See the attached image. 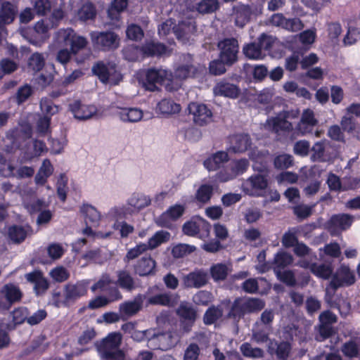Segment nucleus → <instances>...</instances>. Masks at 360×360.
I'll return each mask as SVG.
<instances>
[{
  "label": "nucleus",
  "mask_w": 360,
  "mask_h": 360,
  "mask_svg": "<svg viewBox=\"0 0 360 360\" xmlns=\"http://www.w3.org/2000/svg\"><path fill=\"white\" fill-rule=\"evenodd\" d=\"M168 51V47L163 43L153 40L146 41L142 45V56L161 57Z\"/></svg>",
  "instance_id": "nucleus-15"
},
{
  "label": "nucleus",
  "mask_w": 360,
  "mask_h": 360,
  "mask_svg": "<svg viewBox=\"0 0 360 360\" xmlns=\"http://www.w3.org/2000/svg\"><path fill=\"white\" fill-rule=\"evenodd\" d=\"M203 229L207 233L210 232V224L205 219L200 218L198 221H188L182 226L184 234L188 236H196Z\"/></svg>",
  "instance_id": "nucleus-20"
},
{
  "label": "nucleus",
  "mask_w": 360,
  "mask_h": 360,
  "mask_svg": "<svg viewBox=\"0 0 360 360\" xmlns=\"http://www.w3.org/2000/svg\"><path fill=\"white\" fill-rule=\"evenodd\" d=\"M173 32L178 39L187 41L191 37L190 23H186L184 21L179 22L178 25L173 27Z\"/></svg>",
  "instance_id": "nucleus-47"
},
{
  "label": "nucleus",
  "mask_w": 360,
  "mask_h": 360,
  "mask_svg": "<svg viewBox=\"0 0 360 360\" xmlns=\"http://www.w3.org/2000/svg\"><path fill=\"white\" fill-rule=\"evenodd\" d=\"M276 348L275 349V354L279 360H288L289 358L291 351L292 345L288 341H281L276 342Z\"/></svg>",
  "instance_id": "nucleus-48"
},
{
  "label": "nucleus",
  "mask_w": 360,
  "mask_h": 360,
  "mask_svg": "<svg viewBox=\"0 0 360 360\" xmlns=\"http://www.w3.org/2000/svg\"><path fill=\"white\" fill-rule=\"evenodd\" d=\"M293 262L292 256L285 251H279L278 252L274 257L273 260V269L274 273L276 270L281 271L284 269L285 267L290 265Z\"/></svg>",
  "instance_id": "nucleus-35"
},
{
  "label": "nucleus",
  "mask_w": 360,
  "mask_h": 360,
  "mask_svg": "<svg viewBox=\"0 0 360 360\" xmlns=\"http://www.w3.org/2000/svg\"><path fill=\"white\" fill-rule=\"evenodd\" d=\"M248 181L255 191H265L269 186V181L267 179V175H264L261 174H257L252 175Z\"/></svg>",
  "instance_id": "nucleus-45"
},
{
  "label": "nucleus",
  "mask_w": 360,
  "mask_h": 360,
  "mask_svg": "<svg viewBox=\"0 0 360 360\" xmlns=\"http://www.w3.org/2000/svg\"><path fill=\"white\" fill-rule=\"evenodd\" d=\"M53 172V167L49 159H45L34 177L37 185L44 186Z\"/></svg>",
  "instance_id": "nucleus-29"
},
{
  "label": "nucleus",
  "mask_w": 360,
  "mask_h": 360,
  "mask_svg": "<svg viewBox=\"0 0 360 360\" xmlns=\"http://www.w3.org/2000/svg\"><path fill=\"white\" fill-rule=\"evenodd\" d=\"M32 135V129L29 124L22 125L21 127H15L9 129L6 134V137L10 141L11 146L15 149L22 150L23 153L24 150L26 149L28 143H26L25 146L22 147L23 143L28 141Z\"/></svg>",
  "instance_id": "nucleus-5"
},
{
  "label": "nucleus",
  "mask_w": 360,
  "mask_h": 360,
  "mask_svg": "<svg viewBox=\"0 0 360 360\" xmlns=\"http://www.w3.org/2000/svg\"><path fill=\"white\" fill-rule=\"evenodd\" d=\"M229 155L226 152L220 150L213 153L204 160V167L209 171H216L219 169L221 165L228 162Z\"/></svg>",
  "instance_id": "nucleus-22"
},
{
  "label": "nucleus",
  "mask_w": 360,
  "mask_h": 360,
  "mask_svg": "<svg viewBox=\"0 0 360 360\" xmlns=\"http://www.w3.org/2000/svg\"><path fill=\"white\" fill-rule=\"evenodd\" d=\"M213 90L217 96H223L232 98L238 97L240 92V89L236 85L225 81L218 82L214 86Z\"/></svg>",
  "instance_id": "nucleus-24"
},
{
  "label": "nucleus",
  "mask_w": 360,
  "mask_h": 360,
  "mask_svg": "<svg viewBox=\"0 0 360 360\" xmlns=\"http://www.w3.org/2000/svg\"><path fill=\"white\" fill-rule=\"evenodd\" d=\"M40 107L41 110L45 113L44 116H49L51 118V116L58 112V106L55 105L51 100L47 98H41Z\"/></svg>",
  "instance_id": "nucleus-59"
},
{
  "label": "nucleus",
  "mask_w": 360,
  "mask_h": 360,
  "mask_svg": "<svg viewBox=\"0 0 360 360\" xmlns=\"http://www.w3.org/2000/svg\"><path fill=\"white\" fill-rule=\"evenodd\" d=\"M353 181L354 182V186L342 187L340 177L335 174L330 172L328 174L326 183L330 191H345L347 190L355 189L359 186L360 181L359 180L354 179Z\"/></svg>",
  "instance_id": "nucleus-34"
},
{
  "label": "nucleus",
  "mask_w": 360,
  "mask_h": 360,
  "mask_svg": "<svg viewBox=\"0 0 360 360\" xmlns=\"http://www.w3.org/2000/svg\"><path fill=\"white\" fill-rule=\"evenodd\" d=\"M226 63L219 58L210 62L209 72L212 75H221L226 72Z\"/></svg>",
  "instance_id": "nucleus-61"
},
{
  "label": "nucleus",
  "mask_w": 360,
  "mask_h": 360,
  "mask_svg": "<svg viewBox=\"0 0 360 360\" xmlns=\"http://www.w3.org/2000/svg\"><path fill=\"white\" fill-rule=\"evenodd\" d=\"M245 314H250L260 311L265 307V302L257 297H243Z\"/></svg>",
  "instance_id": "nucleus-32"
},
{
  "label": "nucleus",
  "mask_w": 360,
  "mask_h": 360,
  "mask_svg": "<svg viewBox=\"0 0 360 360\" xmlns=\"http://www.w3.org/2000/svg\"><path fill=\"white\" fill-rule=\"evenodd\" d=\"M128 6V0H113L108 9V16L112 20L119 21L121 13Z\"/></svg>",
  "instance_id": "nucleus-37"
},
{
  "label": "nucleus",
  "mask_w": 360,
  "mask_h": 360,
  "mask_svg": "<svg viewBox=\"0 0 360 360\" xmlns=\"http://www.w3.org/2000/svg\"><path fill=\"white\" fill-rule=\"evenodd\" d=\"M338 272L345 284L347 285H351L354 283L355 277L349 266L346 265H341L338 270Z\"/></svg>",
  "instance_id": "nucleus-63"
},
{
  "label": "nucleus",
  "mask_w": 360,
  "mask_h": 360,
  "mask_svg": "<svg viewBox=\"0 0 360 360\" xmlns=\"http://www.w3.org/2000/svg\"><path fill=\"white\" fill-rule=\"evenodd\" d=\"M243 297H236L228 312L227 316L233 321L238 322L243 319L245 314L243 305Z\"/></svg>",
  "instance_id": "nucleus-39"
},
{
  "label": "nucleus",
  "mask_w": 360,
  "mask_h": 360,
  "mask_svg": "<svg viewBox=\"0 0 360 360\" xmlns=\"http://www.w3.org/2000/svg\"><path fill=\"white\" fill-rule=\"evenodd\" d=\"M81 212L84 214L86 224L95 226L98 224L101 215L96 209L90 205H84L81 208Z\"/></svg>",
  "instance_id": "nucleus-43"
},
{
  "label": "nucleus",
  "mask_w": 360,
  "mask_h": 360,
  "mask_svg": "<svg viewBox=\"0 0 360 360\" xmlns=\"http://www.w3.org/2000/svg\"><path fill=\"white\" fill-rule=\"evenodd\" d=\"M222 316V310L215 306L210 307L203 315V323L206 326L214 324Z\"/></svg>",
  "instance_id": "nucleus-49"
},
{
  "label": "nucleus",
  "mask_w": 360,
  "mask_h": 360,
  "mask_svg": "<svg viewBox=\"0 0 360 360\" xmlns=\"http://www.w3.org/2000/svg\"><path fill=\"white\" fill-rule=\"evenodd\" d=\"M121 335L119 333H110L97 345L98 351L106 360H124V354L119 349Z\"/></svg>",
  "instance_id": "nucleus-1"
},
{
  "label": "nucleus",
  "mask_w": 360,
  "mask_h": 360,
  "mask_svg": "<svg viewBox=\"0 0 360 360\" xmlns=\"http://www.w3.org/2000/svg\"><path fill=\"white\" fill-rule=\"evenodd\" d=\"M190 115H193V122L200 127L206 126L212 121L213 114L211 109L204 103L191 102L188 105Z\"/></svg>",
  "instance_id": "nucleus-7"
},
{
  "label": "nucleus",
  "mask_w": 360,
  "mask_h": 360,
  "mask_svg": "<svg viewBox=\"0 0 360 360\" xmlns=\"http://www.w3.org/2000/svg\"><path fill=\"white\" fill-rule=\"evenodd\" d=\"M146 251H148V250L146 243H140L127 252L123 260L125 263H129L131 260L138 258Z\"/></svg>",
  "instance_id": "nucleus-53"
},
{
  "label": "nucleus",
  "mask_w": 360,
  "mask_h": 360,
  "mask_svg": "<svg viewBox=\"0 0 360 360\" xmlns=\"http://www.w3.org/2000/svg\"><path fill=\"white\" fill-rule=\"evenodd\" d=\"M293 164V157L288 154H281L274 158V166L276 169L283 170L290 167Z\"/></svg>",
  "instance_id": "nucleus-52"
},
{
  "label": "nucleus",
  "mask_w": 360,
  "mask_h": 360,
  "mask_svg": "<svg viewBox=\"0 0 360 360\" xmlns=\"http://www.w3.org/2000/svg\"><path fill=\"white\" fill-rule=\"evenodd\" d=\"M311 159L314 162H323L326 161L324 158L325 146L322 142H316L311 148Z\"/></svg>",
  "instance_id": "nucleus-62"
},
{
  "label": "nucleus",
  "mask_w": 360,
  "mask_h": 360,
  "mask_svg": "<svg viewBox=\"0 0 360 360\" xmlns=\"http://www.w3.org/2000/svg\"><path fill=\"white\" fill-rule=\"evenodd\" d=\"M297 115V111L283 110L275 117H269L266 121L265 128L278 135L289 134L293 130V125L288 120L295 118Z\"/></svg>",
  "instance_id": "nucleus-2"
},
{
  "label": "nucleus",
  "mask_w": 360,
  "mask_h": 360,
  "mask_svg": "<svg viewBox=\"0 0 360 360\" xmlns=\"http://www.w3.org/2000/svg\"><path fill=\"white\" fill-rule=\"evenodd\" d=\"M177 302V295L171 292L156 294L148 297V303L150 305H160L172 307Z\"/></svg>",
  "instance_id": "nucleus-23"
},
{
  "label": "nucleus",
  "mask_w": 360,
  "mask_h": 360,
  "mask_svg": "<svg viewBox=\"0 0 360 360\" xmlns=\"http://www.w3.org/2000/svg\"><path fill=\"white\" fill-rule=\"evenodd\" d=\"M143 115V111L137 108H124L118 112L120 119L125 122H137Z\"/></svg>",
  "instance_id": "nucleus-31"
},
{
  "label": "nucleus",
  "mask_w": 360,
  "mask_h": 360,
  "mask_svg": "<svg viewBox=\"0 0 360 360\" xmlns=\"http://www.w3.org/2000/svg\"><path fill=\"white\" fill-rule=\"evenodd\" d=\"M275 274L278 279L288 286L293 287L296 285V278L292 270H276Z\"/></svg>",
  "instance_id": "nucleus-55"
},
{
  "label": "nucleus",
  "mask_w": 360,
  "mask_h": 360,
  "mask_svg": "<svg viewBox=\"0 0 360 360\" xmlns=\"http://www.w3.org/2000/svg\"><path fill=\"white\" fill-rule=\"evenodd\" d=\"M143 306V301L141 297H135L132 301H126L120 304L119 312L121 315V319L127 320L137 314Z\"/></svg>",
  "instance_id": "nucleus-18"
},
{
  "label": "nucleus",
  "mask_w": 360,
  "mask_h": 360,
  "mask_svg": "<svg viewBox=\"0 0 360 360\" xmlns=\"http://www.w3.org/2000/svg\"><path fill=\"white\" fill-rule=\"evenodd\" d=\"M87 285L83 281L75 283H68L64 286L63 296L65 307H69L87 293Z\"/></svg>",
  "instance_id": "nucleus-10"
},
{
  "label": "nucleus",
  "mask_w": 360,
  "mask_h": 360,
  "mask_svg": "<svg viewBox=\"0 0 360 360\" xmlns=\"http://www.w3.org/2000/svg\"><path fill=\"white\" fill-rule=\"evenodd\" d=\"M45 65V60L42 53H34L28 60V67L34 72H39Z\"/></svg>",
  "instance_id": "nucleus-56"
},
{
  "label": "nucleus",
  "mask_w": 360,
  "mask_h": 360,
  "mask_svg": "<svg viewBox=\"0 0 360 360\" xmlns=\"http://www.w3.org/2000/svg\"><path fill=\"white\" fill-rule=\"evenodd\" d=\"M243 53L247 58L256 60L262 59L265 55L256 41L245 44L243 47Z\"/></svg>",
  "instance_id": "nucleus-38"
},
{
  "label": "nucleus",
  "mask_w": 360,
  "mask_h": 360,
  "mask_svg": "<svg viewBox=\"0 0 360 360\" xmlns=\"http://www.w3.org/2000/svg\"><path fill=\"white\" fill-rule=\"evenodd\" d=\"M229 274L228 267L226 264L218 263L210 268V274L215 281H224L227 278Z\"/></svg>",
  "instance_id": "nucleus-50"
},
{
  "label": "nucleus",
  "mask_w": 360,
  "mask_h": 360,
  "mask_svg": "<svg viewBox=\"0 0 360 360\" xmlns=\"http://www.w3.org/2000/svg\"><path fill=\"white\" fill-rule=\"evenodd\" d=\"M213 195V187L210 184H204L200 186L195 194V200L200 203H207Z\"/></svg>",
  "instance_id": "nucleus-42"
},
{
  "label": "nucleus",
  "mask_w": 360,
  "mask_h": 360,
  "mask_svg": "<svg viewBox=\"0 0 360 360\" xmlns=\"http://www.w3.org/2000/svg\"><path fill=\"white\" fill-rule=\"evenodd\" d=\"M91 39L94 45L102 51H110L117 48L118 36L113 32H93Z\"/></svg>",
  "instance_id": "nucleus-6"
},
{
  "label": "nucleus",
  "mask_w": 360,
  "mask_h": 360,
  "mask_svg": "<svg viewBox=\"0 0 360 360\" xmlns=\"http://www.w3.org/2000/svg\"><path fill=\"white\" fill-rule=\"evenodd\" d=\"M219 8L218 0H200L196 6L197 11L200 13H212Z\"/></svg>",
  "instance_id": "nucleus-51"
},
{
  "label": "nucleus",
  "mask_w": 360,
  "mask_h": 360,
  "mask_svg": "<svg viewBox=\"0 0 360 360\" xmlns=\"http://www.w3.org/2000/svg\"><path fill=\"white\" fill-rule=\"evenodd\" d=\"M166 76L167 72L164 70L155 68H148L144 71L143 85L146 89L155 91L159 89V85L163 84Z\"/></svg>",
  "instance_id": "nucleus-11"
},
{
  "label": "nucleus",
  "mask_w": 360,
  "mask_h": 360,
  "mask_svg": "<svg viewBox=\"0 0 360 360\" xmlns=\"http://www.w3.org/2000/svg\"><path fill=\"white\" fill-rule=\"evenodd\" d=\"M18 13V8L10 1H3L0 7V25L12 23Z\"/></svg>",
  "instance_id": "nucleus-19"
},
{
  "label": "nucleus",
  "mask_w": 360,
  "mask_h": 360,
  "mask_svg": "<svg viewBox=\"0 0 360 360\" xmlns=\"http://www.w3.org/2000/svg\"><path fill=\"white\" fill-rule=\"evenodd\" d=\"M29 145H30V143H29L26 149L23 151V158L26 160H31L47 151V147L43 141L38 139L33 140L32 143V149L29 148Z\"/></svg>",
  "instance_id": "nucleus-28"
},
{
  "label": "nucleus",
  "mask_w": 360,
  "mask_h": 360,
  "mask_svg": "<svg viewBox=\"0 0 360 360\" xmlns=\"http://www.w3.org/2000/svg\"><path fill=\"white\" fill-rule=\"evenodd\" d=\"M181 105L171 98H163L157 105V110L162 115L177 114L181 111Z\"/></svg>",
  "instance_id": "nucleus-30"
},
{
  "label": "nucleus",
  "mask_w": 360,
  "mask_h": 360,
  "mask_svg": "<svg viewBox=\"0 0 360 360\" xmlns=\"http://www.w3.org/2000/svg\"><path fill=\"white\" fill-rule=\"evenodd\" d=\"M117 279L115 284L118 285L121 289L127 292H131L136 288V283L131 275L127 270H119L117 271Z\"/></svg>",
  "instance_id": "nucleus-25"
},
{
  "label": "nucleus",
  "mask_w": 360,
  "mask_h": 360,
  "mask_svg": "<svg viewBox=\"0 0 360 360\" xmlns=\"http://www.w3.org/2000/svg\"><path fill=\"white\" fill-rule=\"evenodd\" d=\"M212 294L207 290H200L193 297V301L197 305L207 306L212 300Z\"/></svg>",
  "instance_id": "nucleus-60"
},
{
  "label": "nucleus",
  "mask_w": 360,
  "mask_h": 360,
  "mask_svg": "<svg viewBox=\"0 0 360 360\" xmlns=\"http://www.w3.org/2000/svg\"><path fill=\"white\" fill-rule=\"evenodd\" d=\"M126 35L130 40L139 41L143 39L144 32L140 25L131 24L127 28Z\"/></svg>",
  "instance_id": "nucleus-57"
},
{
  "label": "nucleus",
  "mask_w": 360,
  "mask_h": 360,
  "mask_svg": "<svg viewBox=\"0 0 360 360\" xmlns=\"http://www.w3.org/2000/svg\"><path fill=\"white\" fill-rule=\"evenodd\" d=\"M217 46L219 50V57L227 66H232L238 61L239 44L236 38H224L218 42Z\"/></svg>",
  "instance_id": "nucleus-4"
},
{
  "label": "nucleus",
  "mask_w": 360,
  "mask_h": 360,
  "mask_svg": "<svg viewBox=\"0 0 360 360\" xmlns=\"http://www.w3.org/2000/svg\"><path fill=\"white\" fill-rule=\"evenodd\" d=\"M70 109L77 120L89 119L96 112L95 106L84 105L79 100L75 101L72 103L70 104Z\"/></svg>",
  "instance_id": "nucleus-17"
},
{
  "label": "nucleus",
  "mask_w": 360,
  "mask_h": 360,
  "mask_svg": "<svg viewBox=\"0 0 360 360\" xmlns=\"http://www.w3.org/2000/svg\"><path fill=\"white\" fill-rule=\"evenodd\" d=\"M292 210L293 214L300 221L308 218L312 214L311 207L304 204H300L294 206Z\"/></svg>",
  "instance_id": "nucleus-64"
},
{
  "label": "nucleus",
  "mask_w": 360,
  "mask_h": 360,
  "mask_svg": "<svg viewBox=\"0 0 360 360\" xmlns=\"http://www.w3.org/2000/svg\"><path fill=\"white\" fill-rule=\"evenodd\" d=\"M186 210L184 205L175 204L170 206L160 217V219L165 221H176L181 217Z\"/></svg>",
  "instance_id": "nucleus-36"
},
{
  "label": "nucleus",
  "mask_w": 360,
  "mask_h": 360,
  "mask_svg": "<svg viewBox=\"0 0 360 360\" xmlns=\"http://www.w3.org/2000/svg\"><path fill=\"white\" fill-rule=\"evenodd\" d=\"M156 262L150 256H144L133 265L134 273L141 277L155 274Z\"/></svg>",
  "instance_id": "nucleus-12"
},
{
  "label": "nucleus",
  "mask_w": 360,
  "mask_h": 360,
  "mask_svg": "<svg viewBox=\"0 0 360 360\" xmlns=\"http://www.w3.org/2000/svg\"><path fill=\"white\" fill-rule=\"evenodd\" d=\"M302 266L309 268L314 275L323 279L329 278L331 276L333 271L330 264H319L315 262L311 264H309V262H304Z\"/></svg>",
  "instance_id": "nucleus-26"
},
{
  "label": "nucleus",
  "mask_w": 360,
  "mask_h": 360,
  "mask_svg": "<svg viewBox=\"0 0 360 360\" xmlns=\"http://www.w3.org/2000/svg\"><path fill=\"white\" fill-rule=\"evenodd\" d=\"M176 314L186 321L184 330L190 331L197 319L196 310L188 303H181L176 309Z\"/></svg>",
  "instance_id": "nucleus-16"
},
{
  "label": "nucleus",
  "mask_w": 360,
  "mask_h": 360,
  "mask_svg": "<svg viewBox=\"0 0 360 360\" xmlns=\"http://www.w3.org/2000/svg\"><path fill=\"white\" fill-rule=\"evenodd\" d=\"M8 238L15 243H21L27 236V231L20 225H12L8 230Z\"/></svg>",
  "instance_id": "nucleus-41"
},
{
  "label": "nucleus",
  "mask_w": 360,
  "mask_h": 360,
  "mask_svg": "<svg viewBox=\"0 0 360 360\" xmlns=\"http://www.w3.org/2000/svg\"><path fill=\"white\" fill-rule=\"evenodd\" d=\"M12 321L14 325H21L25 322H27L30 311L27 307L21 306L15 308L11 313Z\"/></svg>",
  "instance_id": "nucleus-46"
},
{
  "label": "nucleus",
  "mask_w": 360,
  "mask_h": 360,
  "mask_svg": "<svg viewBox=\"0 0 360 360\" xmlns=\"http://www.w3.org/2000/svg\"><path fill=\"white\" fill-rule=\"evenodd\" d=\"M208 282V274L202 269L190 272L184 277V283L186 288H200Z\"/></svg>",
  "instance_id": "nucleus-13"
},
{
  "label": "nucleus",
  "mask_w": 360,
  "mask_h": 360,
  "mask_svg": "<svg viewBox=\"0 0 360 360\" xmlns=\"http://www.w3.org/2000/svg\"><path fill=\"white\" fill-rule=\"evenodd\" d=\"M352 223L353 217L345 213L333 214L329 220V224L331 228H338L342 231L348 229Z\"/></svg>",
  "instance_id": "nucleus-27"
},
{
  "label": "nucleus",
  "mask_w": 360,
  "mask_h": 360,
  "mask_svg": "<svg viewBox=\"0 0 360 360\" xmlns=\"http://www.w3.org/2000/svg\"><path fill=\"white\" fill-rule=\"evenodd\" d=\"M240 352L245 357L259 358L263 356V350L259 347L252 348L248 342H244L240 347Z\"/></svg>",
  "instance_id": "nucleus-58"
},
{
  "label": "nucleus",
  "mask_w": 360,
  "mask_h": 360,
  "mask_svg": "<svg viewBox=\"0 0 360 360\" xmlns=\"http://www.w3.org/2000/svg\"><path fill=\"white\" fill-rule=\"evenodd\" d=\"M92 72L103 84L108 83L110 78L115 80V84L122 79V75L116 70L115 65L105 64L103 61H98L94 65Z\"/></svg>",
  "instance_id": "nucleus-8"
},
{
  "label": "nucleus",
  "mask_w": 360,
  "mask_h": 360,
  "mask_svg": "<svg viewBox=\"0 0 360 360\" xmlns=\"http://www.w3.org/2000/svg\"><path fill=\"white\" fill-rule=\"evenodd\" d=\"M23 293L14 283L5 284L0 290V311H9L12 306L21 302Z\"/></svg>",
  "instance_id": "nucleus-3"
},
{
  "label": "nucleus",
  "mask_w": 360,
  "mask_h": 360,
  "mask_svg": "<svg viewBox=\"0 0 360 360\" xmlns=\"http://www.w3.org/2000/svg\"><path fill=\"white\" fill-rule=\"evenodd\" d=\"M230 143L231 151L235 153H243L250 148L252 139L248 134H236L230 138Z\"/></svg>",
  "instance_id": "nucleus-14"
},
{
  "label": "nucleus",
  "mask_w": 360,
  "mask_h": 360,
  "mask_svg": "<svg viewBox=\"0 0 360 360\" xmlns=\"http://www.w3.org/2000/svg\"><path fill=\"white\" fill-rule=\"evenodd\" d=\"M77 15L81 21L86 22L89 20H94L96 16V9L92 3H86L82 6L77 12Z\"/></svg>",
  "instance_id": "nucleus-44"
},
{
  "label": "nucleus",
  "mask_w": 360,
  "mask_h": 360,
  "mask_svg": "<svg viewBox=\"0 0 360 360\" xmlns=\"http://www.w3.org/2000/svg\"><path fill=\"white\" fill-rule=\"evenodd\" d=\"M64 39L65 41H70V50L74 55L84 49L88 44L87 39L84 37L77 35L72 29H69L65 32Z\"/></svg>",
  "instance_id": "nucleus-21"
},
{
  "label": "nucleus",
  "mask_w": 360,
  "mask_h": 360,
  "mask_svg": "<svg viewBox=\"0 0 360 360\" xmlns=\"http://www.w3.org/2000/svg\"><path fill=\"white\" fill-rule=\"evenodd\" d=\"M170 233L164 230H160L156 231L153 236L148 239L147 243H146L147 250H154L162 244L167 243L170 239Z\"/></svg>",
  "instance_id": "nucleus-33"
},
{
  "label": "nucleus",
  "mask_w": 360,
  "mask_h": 360,
  "mask_svg": "<svg viewBox=\"0 0 360 360\" xmlns=\"http://www.w3.org/2000/svg\"><path fill=\"white\" fill-rule=\"evenodd\" d=\"M195 247L184 243H179L173 247L172 255L174 258H182L195 250Z\"/></svg>",
  "instance_id": "nucleus-54"
},
{
  "label": "nucleus",
  "mask_w": 360,
  "mask_h": 360,
  "mask_svg": "<svg viewBox=\"0 0 360 360\" xmlns=\"http://www.w3.org/2000/svg\"><path fill=\"white\" fill-rule=\"evenodd\" d=\"M200 73V67L195 64L193 56L189 54L183 56V63L175 68L174 77L180 80L196 77Z\"/></svg>",
  "instance_id": "nucleus-9"
},
{
  "label": "nucleus",
  "mask_w": 360,
  "mask_h": 360,
  "mask_svg": "<svg viewBox=\"0 0 360 360\" xmlns=\"http://www.w3.org/2000/svg\"><path fill=\"white\" fill-rule=\"evenodd\" d=\"M123 58L128 61L134 62L142 56V46L129 44L122 50Z\"/></svg>",
  "instance_id": "nucleus-40"
}]
</instances>
